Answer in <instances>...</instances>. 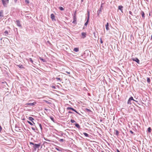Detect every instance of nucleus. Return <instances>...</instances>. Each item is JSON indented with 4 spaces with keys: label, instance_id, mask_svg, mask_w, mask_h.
Wrapping results in <instances>:
<instances>
[{
    "label": "nucleus",
    "instance_id": "8fccbe9b",
    "mask_svg": "<svg viewBox=\"0 0 152 152\" xmlns=\"http://www.w3.org/2000/svg\"><path fill=\"white\" fill-rule=\"evenodd\" d=\"M17 0H14L15 2L16 3L17 1Z\"/></svg>",
    "mask_w": 152,
    "mask_h": 152
},
{
    "label": "nucleus",
    "instance_id": "20e7f679",
    "mask_svg": "<svg viewBox=\"0 0 152 152\" xmlns=\"http://www.w3.org/2000/svg\"><path fill=\"white\" fill-rule=\"evenodd\" d=\"M66 109L67 110H71L75 111L76 113L78 114L79 115H80V113H79L78 112L75 110V109H74L72 107H67L66 108Z\"/></svg>",
    "mask_w": 152,
    "mask_h": 152
},
{
    "label": "nucleus",
    "instance_id": "5fc2aeb1",
    "mask_svg": "<svg viewBox=\"0 0 152 152\" xmlns=\"http://www.w3.org/2000/svg\"><path fill=\"white\" fill-rule=\"evenodd\" d=\"M84 0H81V1L82 2H83V1Z\"/></svg>",
    "mask_w": 152,
    "mask_h": 152
},
{
    "label": "nucleus",
    "instance_id": "aec40b11",
    "mask_svg": "<svg viewBox=\"0 0 152 152\" xmlns=\"http://www.w3.org/2000/svg\"><path fill=\"white\" fill-rule=\"evenodd\" d=\"M4 33V34L6 36H7V35L9 34L8 32L7 31H5Z\"/></svg>",
    "mask_w": 152,
    "mask_h": 152
},
{
    "label": "nucleus",
    "instance_id": "7c9ffc66",
    "mask_svg": "<svg viewBox=\"0 0 152 152\" xmlns=\"http://www.w3.org/2000/svg\"><path fill=\"white\" fill-rule=\"evenodd\" d=\"M87 16H90V12L88 10H87Z\"/></svg>",
    "mask_w": 152,
    "mask_h": 152
},
{
    "label": "nucleus",
    "instance_id": "4be33fe9",
    "mask_svg": "<svg viewBox=\"0 0 152 152\" xmlns=\"http://www.w3.org/2000/svg\"><path fill=\"white\" fill-rule=\"evenodd\" d=\"M75 126L78 128L79 129L80 128V126L79 124H75Z\"/></svg>",
    "mask_w": 152,
    "mask_h": 152
},
{
    "label": "nucleus",
    "instance_id": "4468645a",
    "mask_svg": "<svg viewBox=\"0 0 152 152\" xmlns=\"http://www.w3.org/2000/svg\"><path fill=\"white\" fill-rule=\"evenodd\" d=\"M40 143H39L38 144H35V145H34L35 148H39V147H40Z\"/></svg>",
    "mask_w": 152,
    "mask_h": 152
},
{
    "label": "nucleus",
    "instance_id": "7ed1b4c3",
    "mask_svg": "<svg viewBox=\"0 0 152 152\" xmlns=\"http://www.w3.org/2000/svg\"><path fill=\"white\" fill-rule=\"evenodd\" d=\"M132 100H133L134 101L136 102V101L132 97H131L127 101V104H131L132 103L131 102V101Z\"/></svg>",
    "mask_w": 152,
    "mask_h": 152
},
{
    "label": "nucleus",
    "instance_id": "1a4fd4ad",
    "mask_svg": "<svg viewBox=\"0 0 152 152\" xmlns=\"http://www.w3.org/2000/svg\"><path fill=\"white\" fill-rule=\"evenodd\" d=\"M51 18L52 20H55V16L53 14H51Z\"/></svg>",
    "mask_w": 152,
    "mask_h": 152
},
{
    "label": "nucleus",
    "instance_id": "79ce46f5",
    "mask_svg": "<svg viewBox=\"0 0 152 152\" xmlns=\"http://www.w3.org/2000/svg\"><path fill=\"white\" fill-rule=\"evenodd\" d=\"M129 13L130 15H132V12L131 11H129Z\"/></svg>",
    "mask_w": 152,
    "mask_h": 152
},
{
    "label": "nucleus",
    "instance_id": "c756f323",
    "mask_svg": "<svg viewBox=\"0 0 152 152\" xmlns=\"http://www.w3.org/2000/svg\"><path fill=\"white\" fill-rule=\"evenodd\" d=\"M39 126L41 129V130L42 131V126L41 124H39Z\"/></svg>",
    "mask_w": 152,
    "mask_h": 152
},
{
    "label": "nucleus",
    "instance_id": "3c124183",
    "mask_svg": "<svg viewBox=\"0 0 152 152\" xmlns=\"http://www.w3.org/2000/svg\"><path fill=\"white\" fill-rule=\"evenodd\" d=\"M45 110H46L47 111L48 110L46 108H45Z\"/></svg>",
    "mask_w": 152,
    "mask_h": 152
},
{
    "label": "nucleus",
    "instance_id": "37998d69",
    "mask_svg": "<svg viewBox=\"0 0 152 152\" xmlns=\"http://www.w3.org/2000/svg\"><path fill=\"white\" fill-rule=\"evenodd\" d=\"M31 128V129H32L33 130H34V131L35 130V129L34 128V127H32Z\"/></svg>",
    "mask_w": 152,
    "mask_h": 152
},
{
    "label": "nucleus",
    "instance_id": "5701e85b",
    "mask_svg": "<svg viewBox=\"0 0 152 152\" xmlns=\"http://www.w3.org/2000/svg\"><path fill=\"white\" fill-rule=\"evenodd\" d=\"M83 133V134H84V135L86 137H88V136H88V134L87 133H86V132H84V133Z\"/></svg>",
    "mask_w": 152,
    "mask_h": 152
},
{
    "label": "nucleus",
    "instance_id": "f704fd0d",
    "mask_svg": "<svg viewBox=\"0 0 152 152\" xmlns=\"http://www.w3.org/2000/svg\"><path fill=\"white\" fill-rule=\"evenodd\" d=\"M59 141L60 142H63L64 141V140L63 139H60L59 140Z\"/></svg>",
    "mask_w": 152,
    "mask_h": 152
},
{
    "label": "nucleus",
    "instance_id": "a878e982",
    "mask_svg": "<svg viewBox=\"0 0 152 152\" xmlns=\"http://www.w3.org/2000/svg\"><path fill=\"white\" fill-rule=\"evenodd\" d=\"M50 119L52 121H53V122H54V119L53 117H52V116H50Z\"/></svg>",
    "mask_w": 152,
    "mask_h": 152
},
{
    "label": "nucleus",
    "instance_id": "f8f14e48",
    "mask_svg": "<svg viewBox=\"0 0 152 152\" xmlns=\"http://www.w3.org/2000/svg\"><path fill=\"white\" fill-rule=\"evenodd\" d=\"M28 119L29 120L31 121L32 123H34V124H35L33 122V120H34V119L32 117H30L28 118Z\"/></svg>",
    "mask_w": 152,
    "mask_h": 152
},
{
    "label": "nucleus",
    "instance_id": "c85d7f7f",
    "mask_svg": "<svg viewBox=\"0 0 152 152\" xmlns=\"http://www.w3.org/2000/svg\"><path fill=\"white\" fill-rule=\"evenodd\" d=\"M115 134L117 135V136H118V134H119V132H118V131L117 130H116L115 131Z\"/></svg>",
    "mask_w": 152,
    "mask_h": 152
},
{
    "label": "nucleus",
    "instance_id": "c9c22d12",
    "mask_svg": "<svg viewBox=\"0 0 152 152\" xmlns=\"http://www.w3.org/2000/svg\"><path fill=\"white\" fill-rule=\"evenodd\" d=\"M71 122L72 123H73L75 122V121L74 120H72L71 119Z\"/></svg>",
    "mask_w": 152,
    "mask_h": 152
},
{
    "label": "nucleus",
    "instance_id": "603ef678",
    "mask_svg": "<svg viewBox=\"0 0 152 152\" xmlns=\"http://www.w3.org/2000/svg\"><path fill=\"white\" fill-rule=\"evenodd\" d=\"M151 40L152 39V35L151 36Z\"/></svg>",
    "mask_w": 152,
    "mask_h": 152
},
{
    "label": "nucleus",
    "instance_id": "a211bd4d",
    "mask_svg": "<svg viewBox=\"0 0 152 152\" xmlns=\"http://www.w3.org/2000/svg\"><path fill=\"white\" fill-rule=\"evenodd\" d=\"M73 19H74V20H73V21L72 22V23H74L76 21V18L75 16H74Z\"/></svg>",
    "mask_w": 152,
    "mask_h": 152
},
{
    "label": "nucleus",
    "instance_id": "864d4df0",
    "mask_svg": "<svg viewBox=\"0 0 152 152\" xmlns=\"http://www.w3.org/2000/svg\"><path fill=\"white\" fill-rule=\"evenodd\" d=\"M138 17H139V16H137L136 17V18H138Z\"/></svg>",
    "mask_w": 152,
    "mask_h": 152
},
{
    "label": "nucleus",
    "instance_id": "58836bf2",
    "mask_svg": "<svg viewBox=\"0 0 152 152\" xmlns=\"http://www.w3.org/2000/svg\"><path fill=\"white\" fill-rule=\"evenodd\" d=\"M30 145H35V144H34L33 142H30Z\"/></svg>",
    "mask_w": 152,
    "mask_h": 152
},
{
    "label": "nucleus",
    "instance_id": "09e8293b",
    "mask_svg": "<svg viewBox=\"0 0 152 152\" xmlns=\"http://www.w3.org/2000/svg\"><path fill=\"white\" fill-rule=\"evenodd\" d=\"M117 152H120V151L118 149L117 150Z\"/></svg>",
    "mask_w": 152,
    "mask_h": 152
},
{
    "label": "nucleus",
    "instance_id": "b1692460",
    "mask_svg": "<svg viewBox=\"0 0 152 152\" xmlns=\"http://www.w3.org/2000/svg\"><path fill=\"white\" fill-rule=\"evenodd\" d=\"M25 2L26 4H29V1L28 0H25Z\"/></svg>",
    "mask_w": 152,
    "mask_h": 152
},
{
    "label": "nucleus",
    "instance_id": "6e6d98bb",
    "mask_svg": "<svg viewBox=\"0 0 152 152\" xmlns=\"http://www.w3.org/2000/svg\"><path fill=\"white\" fill-rule=\"evenodd\" d=\"M46 102H48V101H46Z\"/></svg>",
    "mask_w": 152,
    "mask_h": 152
},
{
    "label": "nucleus",
    "instance_id": "412c9836",
    "mask_svg": "<svg viewBox=\"0 0 152 152\" xmlns=\"http://www.w3.org/2000/svg\"><path fill=\"white\" fill-rule=\"evenodd\" d=\"M27 60L30 61L33 64V61L31 58H29L28 59H27Z\"/></svg>",
    "mask_w": 152,
    "mask_h": 152
},
{
    "label": "nucleus",
    "instance_id": "a18cd8bd",
    "mask_svg": "<svg viewBox=\"0 0 152 152\" xmlns=\"http://www.w3.org/2000/svg\"><path fill=\"white\" fill-rule=\"evenodd\" d=\"M66 72L68 74H70V72Z\"/></svg>",
    "mask_w": 152,
    "mask_h": 152
},
{
    "label": "nucleus",
    "instance_id": "423d86ee",
    "mask_svg": "<svg viewBox=\"0 0 152 152\" xmlns=\"http://www.w3.org/2000/svg\"><path fill=\"white\" fill-rule=\"evenodd\" d=\"M132 60L133 61L136 62L138 64L140 63V61L137 58H132Z\"/></svg>",
    "mask_w": 152,
    "mask_h": 152
},
{
    "label": "nucleus",
    "instance_id": "473e14b6",
    "mask_svg": "<svg viewBox=\"0 0 152 152\" xmlns=\"http://www.w3.org/2000/svg\"><path fill=\"white\" fill-rule=\"evenodd\" d=\"M88 21H87L85 23V26H86L87 25H88Z\"/></svg>",
    "mask_w": 152,
    "mask_h": 152
},
{
    "label": "nucleus",
    "instance_id": "de8ad7c7",
    "mask_svg": "<svg viewBox=\"0 0 152 152\" xmlns=\"http://www.w3.org/2000/svg\"><path fill=\"white\" fill-rule=\"evenodd\" d=\"M101 43H103V42H102V40L101 39Z\"/></svg>",
    "mask_w": 152,
    "mask_h": 152
},
{
    "label": "nucleus",
    "instance_id": "9d476101",
    "mask_svg": "<svg viewBox=\"0 0 152 152\" xmlns=\"http://www.w3.org/2000/svg\"><path fill=\"white\" fill-rule=\"evenodd\" d=\"M3 16V11L2 10H1L0 11V18H2Z\"/></svg>",
    "mask_w": 152,
    "mask_h": 152
},
{
    "label": "nucleus",
    "instance_id": "2f4dec72",
    "mask_svg": "<svg viewBox=\"0 0 152 152\" xmlns=\"http://www.w3.org/2000/svg\"><path fill=\"white\" fill-rule=\"evenodd\" d=\"M27 122H28V124H29L30 125H32H32H33V124H32V123H31V122L29 121H27Z\"/></svg>",
    "mask_w": 152,
    "mask_h": 152
},
{
    "label": "nucleus",
    "instance_id": "13d9d810",
    "mask_svg": "<svg viewBox=\"0 0 152 152\" xmlns=\"http://www.w3.org/2000/svg\"><path fill=\"white\" fill-rule=\"evenodd\" d=\"M102 152H104V151H102Z\"/></svg>",
    "mask_w": 152,
    "mask_h": 152
},
{
    "label": "nucleus",
    "instance_id": "39448f33",
    "mask_svg": "<svg viewBox=\"0 0 152 152\" xmlns=\"http://www.w3.org/2000/svg\"><path fill=\"white\" fill-rule=\"evenodd\" d=\"M36 104H37V102H34L32 103H26L25 104V105H29L30 106H33Z\"/></svg>",
    "mask_w": 152,
    "mask_h": 152
},
{
    "label": "nucleus",
    "instance_id": "2eb2a0df",
    "mask_svg": "<svg viewBox=\"0 0 152 152\" xmlns=\"http://www.w3.org/2000/svg\"><path fill=\"white\" fill-rule=\"evenodd\" d=\"M16 66H18L19 68L20 69L24 68V67L22 65H17Z\"/></svg>",
    "mask_w": 152,
    "mask_h": 152
},
{
    "label": "nucleus",
    "instance_id": "bb28decb",
    "mask_svg": "<svg viewBox=\"0 0 152 152\" xmlns=\"http://www.w3.org/2000/svg\"><path fill=\"white\" fill-rule=\"evenodd\" d=\"M59 9L60 10H62V11L64 10V8L63 7H59Z\"/></svg>",
    "mask_w": 152,
    "mask_h": 152
},
{
    "label": "nucleus",
    "instance_id": "4c0bfd02",
    "mask_svg": "<svg viewBox=\"0 0 152 152\" xmlns=\"http://www.w3.org/2000/svg\"><path fill=\"white\" fill-rule=\"evenodd\" d=\"M51 88H53V89H54L56 88V87L55 86H51Z\"/></svg>",
    "mask_w": 152,
    "mask_h": 152
},
{
    "label": "nucleus",
    "instance_id": "72a5a7b5",
    "mask_svg": "<svg viewBox=\"0 0 152 152\" xmlns=\"http://www.w3.org/2000/svg\"><path fill=\"white\" fill-rule=\"evenodd\" d=\"M56 79L57 80H59V81H61V78H60V77H56Z\"/></svg>",
    "mask_w": 152,
    "mask_h": 152
},
{
    "label": "nucleus",
    "instance_id": "cd10ccee",
    "mask_svg": "<svg viewBox=\"0 0 152 152\" xmlns=\"http://www.w3.org/2000/svg\"><path fill=\"white\" fill-rule=\"evenodd\" d=\"M148 131L149 133H150L151 132V129L150 127H149L148 128Z\"/></svg>",
    "mask_w": 152,
    "mask_h": 152
},
{
    "label": "nucleus",
    "instance_id": "e433bc0d",
    "mask_svg": "<svg viewBox=\"0 0 152 152\" xmlns=\"http://www.w3.org/2000/svg\"><path fill=\"white\" fill-rule=\"evenodd\" d=\"M86 110H87V111L88 112H91V110H90L89 109H87L86 108Z\"/></svg>",
    "mask_w": 152,
    "mask_h": 152
},
{
    "label": "nucleus",
    "instance_id": "f257e3e1",
    "mask_svg": "<svg viewBox=\"0 0 152 152\" xmlns=\"http://www.w3.org/2000/svg\"><path fill=\"white\" fill-rule=\"evenodd\" d=\"M103 3H102L101 4L100 8L97 11V14L98 15L101 13L102 10H103Z\"/></svg>",
    "mask_w": 152,
    "mask_h": 152
},
{
    "label": "nucleus",
    "instance_id": "49530a36",
    "mask_svg": "<svg viewBox=\"0 0 152 152\" xmlns=\"http://www.w3.org/2000/svg\"><path fill=\"white\" fill-rule=\"evenodd\" d=\"M68 113H72L70 111H69Z\"/></svg>",
    "mask_w": 152,
    "mask_h": 152
},
{
    "label": "nucleus",
    "instance_id": "ddd939ff",
    "mask_svg": "<svg viewBox=\"0 0 152 152\" xmlns=\"http://www.w3.org/2000/svg\"><path fill=\"white\" fill-rule=\"evenodd\" d=\"M109 26V24L108 23H107L105 26L107 30H109V28L108 27Z\"/></svg>",
    "mask_w": 152,
    "mask_h": 152
},
{
    "label": "nucleus",
    "instance_id": "6e6552de",
    "mask_svg": "<svg viewBox=\"0 0 152 152\" xmlns=\"http://www.w3.org/2000/svg\"><path fill=\"white\" fill-rule=\"evenodd\" d=\"M16 23L17 26L20 27H21V25L20 24V22L19 20H17L16 21Z\"/></svg>",
    "mask_w": 152,
    "mask_h": 152
},
{
    "label": "nucleus",
    "instance_id": "9b49d317",
    "mask_svg": "<svg viewBox=\"0 0 152 152\" xmlns=\"http://www.w3.org/2000/svg\"><path fill=\"white\" fill-rule=\"evenodd\" d=\"M123 7L121 5L119 6L118 7V9L120 10L121 11V12H123V11H122L123 9H123Z\"/></svg>",
    "mask_w": 152,
    "mask_h": 152
},
{
    "label": "nucleus",
    "instance_id": "c03bdc74",
    "mask_svg": "<svg viewBox=\"0 0 152 152\" xmlns=\"http://www.w3.org/2000/svg\"><path fill=\"white\" fill-rule=\"evenodd\" d=\"M130 132L132 134H133L134 133L132 131H130Z\"/></svg>",
    "mask_w": 152,
    "mask_h": 152
},
{
    "label": "nucleus",
    "instance_id": "a19ab883",
    "mask_svg": "<svg viewBox=\"0 0 152 152\" xmlns=\"http://www.w3.org/2000/svg\"><path fill=\"white\" fill-rule=\"evenodd\" d=\"M56 149L58 151H60V150L58 148H56Z\"/></svg>",
    "mask_w": 152,
    "mask_h": 152
},
{
    "label": "nucleus",
    "instance_id": "0eeeda50",
    "mask_svg": "<svg viewBox=\"0 0 152 152\" xmlns=\"http://www.w3.org/2000/svg\"><path fill=\"white\" fill-rule=\"evenodd\" d=\"M82 38L84 39L86 37V33L85 32H82L81 33Z\"/></svg>",
    "mask_w": 152,
    "mask_h": 152
},
{
    "label": "nucleus",
    "instance_id": "6ab92c4d",
    "mask_svg": "<svg viewBox=\"0 0 152 152\" xmlns=\"http://www.w3.org/2000/svg\"><path fill=\"white\" fill-rule=\"evenodd\" d=\"M39 58V59H40V60H42V61H43V62H46V60L45 59H43V58H41V57H40Z\"/></svg>",
    "mask_w": 152,
    "mask_h": 152
},
{
    "label": "nucleus",
    "instance_id": "f3484780",
    "mask_svg": "<svg viewBox=\"0 0 152 152\" xmlns=\"http://www.w3.org/2000/svg\"><path fill=\"white\" fill-rule=\"evenodd\" d=\"M141 15H142V17L143 18H144L145 17V13H144V12L142 11L141 12Z\"/></svg>",
    "mask_w": 152,
    "mask_h": 152
},
{
    "label": "nucleus",
    "instance_id": "dca6fc26",
    "mask_svg": "<svg viewBox=\"0 0 152 152\" xmlns=\"http://www.w3.org/2000/svg\"><path fill=\"white\" fill-rule=\"evenodd\" d=\"M73 50L76 52H78L79 50L78 48H75Z\"/></svg>",
    "mask_w": 152,
    "mask_h": 152
},
{
    "label": "nucleus",
    "instance_id": "4d7b16f0",
    "mask_svg": "<svg viewBox=\"0 0 152 152\" xmlns=\"http://www.w3.org/2000/svg\"><path fill=\"white\" fill-rule=\"evenodd\" d=\"M2 39V38H1V40Z\"/></svg>",
    "mask_w": 152,
    "mask_h": 152
},
{
    "label": "nucleus",
    "instance_id": "ea45409f",
    "mask_svg": "<svg viewBox=\"0 0 152 152\" xmlns=\"http://www.w3.org/2000/svg\"><path fill=\"white\" fill-rule=\"evenodd\" d=\"M89 17H90V16H87V21H89Z\"/></svg>",
    "mask_w": 152,
    "mask_h": 152
},
{
    "label": "nucleus",
    "instance_id": "393cba45",
    "mask_svg": "<svg viewBox=\"0 0 152 152\" xmlns=\"http://www.w3.org/2000/svg\"><path fill=\"white\" fill-rule=\"evenodd\" d=\"M147 82H148V83H150V78L149 77H148L147 78Z\"/></svg>",
    "mask_w": 152,
    "mask_h": 152
},
{
    "label": "nucleus",
    "instance_id": "f03ea898",
    "mask_svg": "<svg viewBox=\"0 0 152 152\" xmlns=\"http://www.w3.org/2000/svg\"><path fill=\"white\" fill-rule=\"evenodd\" d=\"M3 5L4 7H7V5L9 3V0H1Z\"/></svg>",
    "mask_w": 152,
    "mask_h": 152
}]
</instances>
